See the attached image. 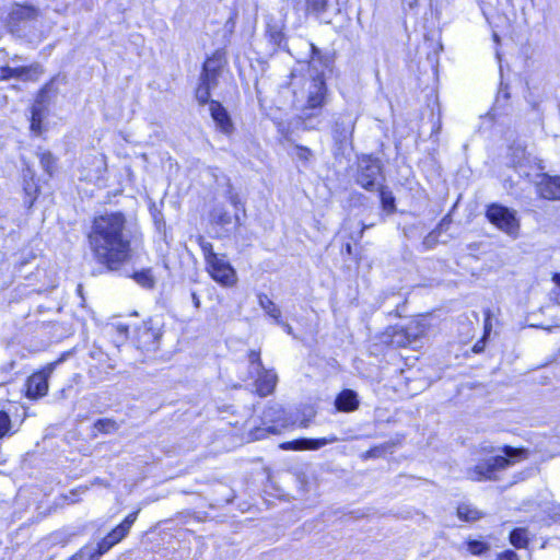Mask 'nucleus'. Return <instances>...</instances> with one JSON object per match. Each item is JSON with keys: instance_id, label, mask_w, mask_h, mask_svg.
I'll return each mask as SVG.
<instances>
[{"instance_id": "1", "label": "nucleus", "mask_w": 560, "mask_h": 560, "mask_svg": "<svg viewBox=\"0 0 560 560\" xmlns=\"http://www.w3.org/2000/svg\"><path fill=\"white\" fill-rule=\"evenodd\" d=\"M86 240L94 259L116 271L131 259L136 231L122 212L106 211L94 217Z\"/></svg>"}, {"instance_id": "2", "label": "nucleus", "mask_w": 560, "mask_h": 560, "mask_svg": "<svg viewBox=\"0 0 560 560\" xmlns=\"http://www.w3.org/2000/svg\"><path fill=\"white\" fill-rule=\"evenodd\" d=\"M480 450L485 454H493L499 451L502 455L491 456L467 468L466 476L471 481H497L499 480V472L510 468L516 463L527 459L529 456L527 448L513 447L510 445H503L499 448L492 445H481Z\"/></svg>"}, {"instance_id": "3", "label": "nucleus", "mask_w": 560, "mask_h": 560, "mask_svg": "<svg viewBox=\"0 0 560 560\" xmlns=\"http://www.w3.org/2000/svg\"><path fill=\"white\" fill-rule=\"evenodd\" d=\"M37 23L38 10L31 5L16 4L7 18L9 32L21 38H31L35 34Z\"/></svg>"}, {"instance_id": "4", "label": "nucleus", "mask_w": 560, "mask_h": 560, "mask_svg": "<svg viewBox=\"0 0 560 560\" xmlns=\"http://www.w3.org/2000/svg\"><path fill=\"white\" fill-rule=\"evenodd\" d=\"M262 422L266 428H258L253 433L256 440L264 439L270 433L280 434L282 430L294 425L296 418L287 412L280 405L275 404L264 410Z\"/></svg>"}, {"instance_id": "5", "label": "nucleus", "mask_w": 560, "mask_h": 560, "mask_svg": "<svg viewBox=\"0 0 560 560\" xmlns=\"http://www.w3.org/2000/svg\"><path fill=\"white\" fill-rule=\"evenodd\" d=\"M326 91V84L320 74H317L310 81L306 104L301 112V118L305 122L319 115L325 104Z\"/></svg>"}, {"instance_id": "6", "label": "nucleus", "mask_w": 560, "mask_h": 560, "mask_svg": "<svg viewBox=\"0 0 560 560\" xmlns=\"http://www.w3.org/2000/svg\"><path fill=\"white\" fill-rule=\"evenodd\" d=\"M486 215L499 230L511 236H517L520 222L514 210L498 203H492L488 206Z\"/></svg>"}, {"instance_id": "7", "label": "nucleus", "mask_w": 560, "mask_h": 560, "mask_svg": "<svg viewBox=\"0 0 560 560\" xmlns=\"http://www.w3.org/2000/svg\"><path fill=\"white\" fill-rule=\"evenodd\" d=\"M382 166L377 159L362 158L359 163L357 183L366 190H375L381 185Z\"/></svg>"}, {"instance_id": "8", "label": "nucleus", "mask_w": 560, "mask_h": 560, "mask_svg": "<svg viewBox=\"0 0 560 560\" xmlns=\"http://www.w3.org/2000/svg\"><path fill=\"white\" fill-rule=\"evenodd\" d=\"M357 117L349 112L341 113L332 125V139L338 150L342 151L352 143Z\"/></svg>"}, {"instance_id": "9", "label": "nucleus", "mask_w": 560, "mask_h": 560, "mask_svg": "<svg viewBox=\"0 0 560 560\" xmlns=\"http://www.w3.org/2000/svg\"><path fill=\"white\" fill-rule=\"evenodd\" d=\"M56 363H49L44 370L32 374L26 381V396L37 399L47 395L48 378L51 375Z\"/></svg>"}, {"instance_id": "10", "label": "nucleus", "mask_w": 560, "mask_h": 560, "mask_svg": "<svg viewBox=\"0 0 560 560\" xmlns=\"http://www.w3.org/2000/svg\"><path fill=\"white\" fill-rule=\"evenodd\" d=\"M207 270L212 279L222 285L231 287L236 282V272L224 255L208 264Z\"/></svg>"}, {"instance_id": "11", "label": "nucleus", "mask_w": 560, "mask_h": 560, "mask_svg": "<svg viewBox=\"0 0 560 560\" xmlns=\"http://www.w3.org/2000/svg\"><path fill=\"white\" fill-rule=\"evenodd\" d=\"M339 441L334 434L320 439H298L290 442H284L280 445L282 450L302 451V450H319L325 445L332 444Z\"/></svg>"}, {"instance_id": "12", "label": "nucleus", "mask_w": 560, "mask_h": 560, "mask_svg": "<svg viewBox=\"0 0 560 560\" xmlns=\"http://www.w3.org/2000/svg\"><path fill=\"white\" fill-rule=\"evenodd\" d=\"M253 374L256 375L255 387L259 396L266 397L275 390L278 376L272 370L262 368L261 370L255 371Z\"/></svg>"}, {"instance_id": "13", "label": "nucleus", "mask_w": 560, "mask_h": 560, "mask_svg": "<svg viewBox=\"0 0 560 560\" xmlns=\"http://www.w3.org/2000/svg\"><path fill=\"white\" fill-rule=\"evenodd\" d=\"M210 114L217 127L225 135L234 130L233 122L226 109L218 101L210 102Z\"/></svg>"}, {"instance_id": "14", "label": "nucleus", "mask_w": 560, "mask_h": 560, "mask_svg": "<svg viewBox=\"0 0 560 560\" xmlns=\"http://www.w3.org/2000/svg\"><path fill=\"white\" fill-rule=\"evenodd\" d=\"M537 187L542 198L560 199V177H551L545 175Z\"/></svg>"}, {"instance_id": "15", "label": "nucleus", "mask_w": 560, "mask_h": 560, "mask_svg": "<svg viewBox=\"0 0 560 560\" xmlns=\"http://www.w3.org/2000/svg\"><path fill=\"white\" fill-rule=\"evenodd\" d=\"M336 408L342 412L354 411L359 407L358 394L352 389H343L336 398Z\"/></svg>"}, {"instance_id": "16", "label": "nucleus", "mask_w": 560, "mask_h": 560, "mask_svg": "<svg viewBox=\"0 0 560 560\" xmlns=\"http://www.w3.org/2000/svg\"><path fill=\"white\" fill-rule=\"evenodd\" d=\"M137 516L138 511L130 513L116 528H114L107 535L114 541L115 545L121 541L128 535L131 526L137 520Z\"/></svg>"}, {"instance_id": "17", "label": "nucleus", "mask_w": 560, "mask_h": 560, "mask_svg": "<svg viewBox=\"0 0 560 560\" xmlns=\"http://www.w3.org/2000/svg\"><path fill=\"white\" fill-rule=\"evenodd\" d=\"M425 332L424 325L412 322L405 328L399 330L397 337H404L406 341H399L400 345H412V342L417 341L421 336Z\"/></svg>"}, {"instance_id": "18", "label": "nucleus", "mask_w": 560, "mask_h": 560, "mask_svg": "<svg viewBox=\"0 0 560 560\" xmlns=\"http://www.w3.org/2000/svg\"><path fill=\"white\" fill-rule=\"evenodd\" d=\"M43 73V68L39 63L35 62L30 66L19 67L18 79L23 81H38Z\"/></svg>"}, {"instance_id": "19", "label": "nucleus", "mask_w": 560, "mask_h": 560, "mask_svg": "<svg viewBox=\"0 0 560 560\" xmlns=\"http://www.w3.org/2000/svg\"><path fill=\"white\" fill-rule=\"evenodd\" d=\"M257 298L258 304L265 311V313L272 317L276 322H279V318L281 317V311L279 306L276 305L273 301H271L265 293H259Z\"/></svg>"}, {"instance_id": "20", "label": "nucleus", "mask_w": 560, "mask_h": 560, "mask_svg": "<svg viewBox=\"0 0 560 560\" xmlns=\"http://www.w3.org/2000/svg\"><path fill=\"white\" fill-rule=\"evenodd\" d=\"M457 516L465 522H475L483 517V513L470 504L463 503L457 508Z\"/></svg>"}, {"instance_id": "21", "label": "nucleus", "mask_w": 560, "mask_h": 560, "mask_svg": "<svg viewBox=\"0 0 560 560\" xmlns=\"http://www.w3.org/2000/svg\"><path fill=\"white\" fill-rule=\"evenodd\" d=\"M220 72H213L211 62H205L200 74V83H206L211 89L218 85V77Z\"/></svg>"}, {"instance_id": "22", "label": "nucleus", "mask_w": 560, "mask_h": 560, "mask_svg": "<svg viewBox=\"0 0 560 560\" xmlns=\"http://www.w3.org/2000/svg\"><path fill=\"white\" fill-rule=\"evenodd\" d=\"M308 47L311 51V62L313 65L318 62L323 66V68H328L331 65L330 55L323 52L312 43H308Z\"/></svg>"}, {"instance_id": "23", "label": "nucleus", "mask_w": 560, "mask_h": 560, "mask_svg": "<svg viewBox=\"0 0 560 560\" xmlns=\"http://www.w3.org/2000/svg\"><path fill=\"white\" fill-rule=\"evenodd\" d=\"M43 93H44V90L40 91L38 100L32 107L31 128L34 131L40 130V124H42V119H43V105H42L39 97H42Z\"/></svg>"}, {"instance_id": "24", "label": "nucleus", "mask_w": 560, "mask_h": 560, "mask_svg": "<svg viewBox=\"0 0 560 560\" xmlns=\"http://www.w3.org/2000/svg\"><path fill=\"white\" fill-rule=\"evenodd\" d=\"M196 240L202 250L207 265L213 260H217V258L221 256L213 252L212 244L209 241H207L202 235H198Z\"/></svg>"}, {"instance_id": "25", "label": "nucleus", "mask_w": 560, "mask_h": 560, "mask_svg": "<svg viewBox=\"0 0 560 560\" xmlns=\"http://www.w3.org/2000/svg\"><path fill=\"white\" fill-rule=\"evenodd\" d=\"M375 190H378L380 192L383 209L388 212H393L395 210V198L392 191L383 185H380Z\"/></svg>"}, {"instance_id": "26", "label": "nucleus", "mask_w": 560, "mask_h": 560, "mask_svg": "<svg viewBox=\"0 0 560 560\" xmlns=\"http://www.w3.org/2000/svg\"><path fill=\"white\" fill-rule=\"evenodd\" d=\"M135 281L143 288L152 289L155 284L151 269H143L133 273Z\"/></svg>"}, {"instance_id": "27", "label": "nucleus", "mask_w": 560, "mask_h": 560, "mask_svg": "<svg viewBox=\"0 0 560 560\" xmlns=\"http://www.w3.org/2000/svg\"><path fill=\"white\" fill-rule=\"evenodd\" d=\"M510 542L515 548H525L528 544L527 530L525 528L513 529L510 534Z\"/></svg>"}, {"instance_id": "28", "label": "nucleus", "mask_w": 560, "mask_h": 560, "mask_svg": "<svg viewBox=\"0 0 560 560\" xmlns=\"http://www.w3.org/2000/svg\"><path fill=\"white\" fill-rule=\"evenodd\" d=\"M115 546L114 541L108 537H104L98 544H97V549L92 552V553H89V560H98V558L104 555L105 552H107L110 548H113ZM85 552H88L86 550H84ZM85 556H88V553H85Z\"/></svg>"}, {"instance_id": "29", "label": "nucleus", "mask_w": 560, "mask_h": 560, "mask_svg": "<svg viewBox=\"0 0 560 560\" xmlns=\"http://www.w3.org/2000/svg\"><path fill=\"white\" fill-rule=\"evenodd\" d=\"M115 546L114 541L108 537H104L98 544H97V549L92 552V553H89V560H98V558L104 555L105 552H107L110 548H113ZM85 552H88L86 550H84ZM85 556H88V553H85Z\"/></svg>"}, {"instance_id": "30", "label": "nucleus", "mask_w": 560, "mask_h": 560, "mask_svg": "<svg viewBox=\"0 0 560 560\" xmlns=\"http://www.w3.org/2000/svg\"><path fill=\"white\" fill-rule=\"evenodd\" d=\"M160 334L151 328H145L141 332V339L148 346L149 349L155 350L158 348Z\"/></svg>"}, {"instance_id": "31", "label": "nucleus", "mask_w": 560, "mask_h": 560, "mask_svg": "<svg viewBox=\"0 0 560 560\" xmlns=\"http://www.w3.org/2000/svg\"><path fill=\"white\" fill-rule=\"evenodd\" d=\"M212 220L220 225L232 223V215L221 207H217L211 212Z\"/></svg>"}, {"instance_id": "32", "label": "nucleus", "mask_w": 560, "mask_h": 560, "mask_svg": "<svg viewBox=\"0 0 560 560\" xmlns=\"http://www.w3.org/2000/svg\"><path fill=\"white\" fill-rule=\"evenodd\" d=\"M24 192L26 195L24 203L27 206V208H31L37 198L38 188L36 184L33 180L25 182Z\"/></svg>"}, {"instance_id": "33", "label": "nucleus", "mask_w": 560, "mask_h": 560, "mask_svg": "<svg viewBox=\"0 0 560 560\" xmlns=\"http://www.w3.org/2000/svg\"><path fill=\"white\" fill-rule=\"evenodd\" d=\"M94 428L102 433H110L118 429L117 423L112 419H98Z\"/></svg>"}, {"instance_id": "34", "label": "nucleus", "mask_w": 560, "mask_h": 560, "mask_svg": "<svg viewBox=\"0 0 560 560\" xmlns=\"http://www.w3.org/2000/svg\"><path fill=\"white\" fill-rule=\"evenodd\" d=\"M39 161L42 167L47 172L49 175L52 174L55 170L56 160L54 155L50 152H43L39 155Z\"/></svg>"}, {"instance_id": "35", "label": "nucleus", "mask_w": 560, "mask_h": 560, "mask_svg": "<svg viewBox=\"0 0 560 560\" xmlns=\"http://www.w3.org/2000/svg\"><path fill=\"white\" fill-rule=\"evenodd\" d=\"M212 89L206 85V83H200L196 90V98L199 102V104L203 105L207 104L210 100V91Z\"/></svg>"}, {"instance_id": "36", "label": "nucleus", "mask_w": 560, "mask_h": 560, "mask_svg": "<svg viewBox=\"0 0 560 560\" xmlns=\"http://www.w3.org/2000/svg\"><path fill=\"white\" fill-rule=\"evenodd\" d=\"M11 424L10 416L5 411L0 410V439L10 433Z\"/></svg>"}, {"instance_id": "37", "label": "nucleus", "mask_w": 560, "mask_h": 560, "mask_svg": "<svg viewBox=\"0 0 560 560\" xmlns=\"http://www.w3.org/2000/svg\"><path fill=\"white\" fill-rule=\"evenodd\" d=\"M468 550L472 555L480 556L489 550V545L487 542L480 541V540H470L468 542Z\"/></svg>"}, {"instance_id": "38", "label": "nucleus", "mask_w": 560, "mask_h": 560, "mask_svg": "<svg viewBox=\"0 0 560 560\" xmlns=\"http://www.w3.org/2000/svg\"><path fill=\"white\" fill-rule=\"evenodd\" d=\"M490 329H491L490 318H489V315H487V318H486V320H485V336H483V338H482V339L478 340V341L474 345V347H472V351H474L475 353H480V352H482V351H483V349H485V345H486V341H485V340H486L487 336L489 335Z\"/></svg>"}, {"instance_id": "39", "label": "nucleus", "mask_w": 560, "mask_h": 560, "mask_svg": "<svg viewBox=\"0 0 560 560\" xmlns=\"http://www.w3.org/2000/svg\"><path fill=\"white\" fill-rule=\"evenodd\" d=\"M328 0H306L308 10L315 13H323L327 10Z\"/></svg>"}, {"instance_id": "40", "label": "nucleus", "mask_w": 560, "mask_h": 560, "mask_svg": "<svg viewBox=\"0 0 560 560\" xmlns=\"http://www.w3.org/2000/svg\"><path fill=\"white\" fill-rule=\"evenodd\" d=\"M248 361L250 364V373H254L255 371L261 370L262 368H265L260 360V352L250 350L248 353Z\"/></svg>"}, {"instance_id": "41", "label": "nucleus", "mask_w": 560, "mask_h": 560, "mask_svg": "<svg viewBox=\"0 0 560 560\" xmlns=\"http://www.w3.org/2000/svg\"><path fill=\"white\" fill-rule=\"evenodd\" d=\"M384 453H385V446H383V445L374 446V447L368 450L366 452H364L361 455V458L363 460H368L370 458H377V457L383 456Z\"/></svg>"}, {"instance_id": "42", "label": "nucleus", "mask_w": 560, "mask_h": 560, "mask_svg": "<svg viewBox=\"0 0 560 560\" xmlns=\"http://www.w3.org/2000/svg\"><path fill=\"white\" fill-rule=\"evenodd\" d=\"M19 67H1L0 68V80H9L11 78L18 79Z\"/></svg>"}, {"instance_id": "43", "label": "nucleus", "mask_w": 560, "mask_h": 560, "mask_svg": "<svg viewBox=\"0 0 560 560\" xmlns=\"http://www.w3.org/2000/svg\"><path fill=\"white\" fill-rule=\"evenodd\" d=\"M206 62H211L213 72H220V69L222 68L223 65L222 54L220 51H217L215 54H213L212 57L208 58Z\"/></svg>"}, {"instance_id": "44", "label": "nucleus", "mask_w": 560, "mask_h": 560, "mask_svg": "<svg viewBox=\"0 0 560 560\" xmlns=\"http://www.w3.org/2000/svg\"><path fill=\"white\" fill-rule=\"evenodd\" d=\"M296 158L300 161L308 162L313 158V152L306 147L296 145Z\"/></svg>"}, {"instance_id": "45", "label": "nucleus", "mask_w": 560, "mask_h": 560, "mask_svg": "<svg viewBox=\"0 0 560 560\" xmlns=\"http://www.w3.org/2000/svg\"><path fill=\"white\" fill-rule=\"evenodd\" d=\"M552 281L556 283L558 291H552L550 293V299L555 304L560 305V272L553 275Z\"/></svg>"}, {"instance_id": "46", "label": "nucleus", "mask_w": 560, "mask_h": 560, "mask_svg": "<svg viewBox=\"0 0 560 560\" xmlns=\"http://www.w3.org/2000/svg\"><path fill=\"white\" fill-rule=\"evenodd\" d=\"M498 560H518V556L513 550H505L498 555Z\"/></svg>"}, {"instance_id": "47", "label": "nucleus", "mask_w": 560, "mask_h": 560, "mask_svg": "<svg viewBox=\"0 0 560 560\" xmlns=\"http://www.w3.org/2000/svg\"><path fill=\"white\" fill-rule=\"evenodd\" d=\"M229 194H230L229 200L236 208V210H238V209L244 210V206L242 205L238 195L234 194L232 190H230Z\"/></svg>"}, {"instance_id": "48", "label": "nucleus", "mask_w": 560, "mask_h": 560, "mask_svg": "<svg viewBox=\"0 0 560 560\" xmlns=\"http://www.w3.org/2000/svg\"><path fill=\"white\" fill-rule=\"evenodd\" d=\"M278 325H280L284 331L289 335H292L293 334V328L290 324L285 323V322H282L281 320V317L279 318V322H276Z\"/></svg>"}, {"instance_id": "49", "label": "nucleus", "mask_w": 560, "mask_h": 560, "mask_svg": "<svg viewBox=\"0 0 560 560\" xmlns=\"http://www.w3.org/2000/svg\"><path fill=\"white\" fill-rule=\"evenodd\" d=\"M418 3H419V0H402V5L410 10H413L415 8L418 7Z\"/></svg>"}, {"instance_id": "50", "label": "nucleus", "mask_w": 560, "mask_h": 560, "mask_svg": "<svg viewBox=\"0 0 560 560\" xmlns=\"http://www.w3.org/2000/svg\"><path fill=\"white\" fill-rule=\"evenodd\" d=\"M399 334V330H397L393 336V343L397 345L398 347H407L408 345H400L399 341H406L404 337H397Z\"/></svg>"}, {"instance_id": "51", "label": "nucleus", "mask_w": 560, "mask_h": 560, "mask_svg": "<svg viewBox=\"0 0 560 560\" xmlns=\"http://www.w3.org/2000/svg\"><path fill=\"white\" fill-rule=\"evenodd\" d=\"M191 300H192L195 307L198 308L200 306V300L196 292L191 293Z\"/></svg>"}, {"instance_id": "52", "label": "nucleus", "mask_w": 560, "mask_h": 560, "mask_svg": "<svg viewBox=\"0 0 560 560\" xmlns=\"http://www.w3.org/2000/svg\"><path fill=\"white\" fill-rule=\"evenodd\" d=\"M85 551L81 550L79 553L74 555L70 560H83L85 557Z\"/></svg>"}, {"instance_id": "53", "label": "nucleus", "mask_w": 560, "mask_h": 560, "mask_svg": "<svg viewBox=\"0 0 560 560\" xmlns=\"http://www.w3.org/2000/svg\"><path fill=\"white\" fill-rule=\"evenodd\" d=\"M346 252H347L348 254H352V247H351V245H350V244H347V245H346Z\"/></svg>"}, {"instance_id": "54", "label": "nucleus", "mask_w": 560, "mask_h": 560, "mask_svg": "<svg viewBox=\"0 0 560 560\" xmlns=\"http://www.w3.org/2000/svg\"><path fill=\"white\" fill-rule=\"evenodd\" d=\"M365 229H366V226H365V225H363V226H362V229H361V231H360V233H359V237H358V240H360V238L362 237L363 232H364V230H365Z\"/></svg>"}, {"instance_id": "55", "label": "nucleus", "mask_w": 560, "mask_h": 560, "mask_svg": "<svg viewBox=\"0 0 560 560\" xmlns=\"http://www.w3.org/2000/svg\"><path fill=\"white\" fill-rule=\"evenodd\" d=\"M234 217H235V222H236L237 224H241V222H240V221H241V219H240L238 214H237V213H235V215H234Z\"/></svg>"}, {"instance_id": "56", "label": "nucleus", "mask_w": 560, "mask_h": 560, "mask_svg": "<svg viewBox=\"0 0 560 560\" xmlns=\"http://www.w3.org/2000/svg\"><path fill=\"white\" fill-rule=\"evenodd\" d=\"M78 293L82 295V285L81 284L78 285Z\"/></svg>"}, {"instance_id": "57", "label": "nucleus", "mask_w": 560, "mask_h": 560, "mask_svg": "<svg viewBox=\"0 0 560 560\" xmlns=\"http://www.w3.org/2000/svg\"><path fill=\"white\" fill-rule=\"evenodd\" d=\"M493 38H494V40H495V42H499V36H498V34H495V33H494V34H493Z\"/></svg>"}, {"instance_id": "58", "label": "nucleus", "mask_w": 560, "mask_h": 560, "mask_svg": "<svg viewBox=\"0 0 560 560\" xmlns=\"http://www.w3.org/2000/svg\"><path fill=\"white\" fill-rule=\"evenodd\" d=\"M18 59H19V56H14V57L12 58V60H13V61H14V60H18Z\"/></svg>"}]
</instances>
